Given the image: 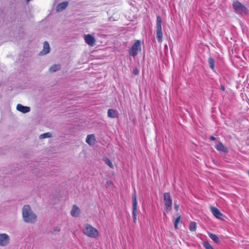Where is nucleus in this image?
Instances as JSON below:
<instances>
[{"label": "nucleus", "mask_w": 249, "mask_h": 249, "mask_svg": "<svg viewBox=\"0 0 249 249\" xmlns=\"http://www.w3.org/2000/svg\"><path fill=\"white\" fill-rule=\"evenodd\" d=\"M22 216L24 220L28 223H34L36 221V216L32 212L29 205H24L22 209Z\"/></svg>", "instance_id": "1"}, {"label": "nucleus", "mask_w": 249, "mask_h": 249, "mask_svg": "<svg viewBox=\"0 0 249 249\" xmlns=\"http://www.w3.org/2000/svg\"><path fill=\"white\" fill-rule=\"evenodd\" d=\"M83 233L89 237L97 238L99 236L98 230L89 224H86L82 230Z\"/></svg>", "instance_id": "2"}, {"label": "nucleus", "mask_w": 249, "mask_h": 249, "mask_svg": "<svg viewBox=\"0 0 249 249\" xmlns=\"http://www.w3.org/2000/svg\"><path fill=\"white\" fill-rule=\"evenodd\" d=\"M234 12L239 15H246L248 13V9L244 5L238 1H234L232 4Z\"/></svg>", "instance_id": "3"}, {"label": "nucleus", "mask_w": 249, "mask_h": 249, "mask_svg": "<svg viewBox=\"0 0 249 249\" xmlns=\"http://www.w3.org/2000/svg\"><path fill=\"white\" fill-rule=\"evenodd\" d=\"M141 42L140 40H137L128 50L129 54L134 58L141 52Z\"/></svg>", "instance_id": "4"}, {"label": "nucleus", "mask_w": 249, "mask_h": 249, "mask_svg": "<svg viewBox=\"0 0 249 249\" xmlns=\"http://www.w3.org/2000/svg\"><path fill=\"white\" fill-rule=\"evenodd\" d=\"M162 19L160 16H157L156 19V37L159 42L162 41V32L161 28Z\"/></svg>", "instance_id": "5"}, {"label": "nucleus", "mask_w": 249, "mask_h": 249, "mask_svg": "<svg viewBox=\"0 0 249 249\" xmlns=\"http://www.w3.org/2000/svg\"><path fill=\"white\" fill-rule=\"evenodd\" d=\"M163 199L165 204L164 210L168 213L171 210L172 205V201L170 194L169 193H165Z\"/></svg>", "instance_id": "6"}, {"label": "nucleus", "mask_w": 249, "mask_h": 249, "mask_svg": "<svg viewBox=\"0 0 249 249\" xmlns=\"http://www.w3.org/2000/svg\"><path fill=\"white\" fill-rule=\"evenodd\" d=\"M132 207H133V211H132V215L133 221L134 222H136L137 220V201L136 199V196L135 194L132 195Z\"/></svg>", "instance_id": "7"}, {"label": "nucleus", "mask_w": 249, "mask_h": 249, "mask_svg": "<svg viewBox=\"0 0 249 249\" xmlns=\"http://www.w3.org/2000/svg\"><path fill=\"white\" fill-rule=\"evenodd\" d=\"M9 237L6 233H0V246H6L9 242Z\"/></svg>", "instance_id": "8"}, {"label": "nucleus", "mask_w": 249, "mask_h": 249, "mask_svg": "<svg viewBox=\"0 0 249 249\" xmlns=\"http://www.w3.org/2000/svg\"><path fill=\"white\" fill-rule=\"evenodd\" d=\"M84 39L85 42L90 46H93L96 41L95 38L90 34L85 35Z\"/></svg>", "instance_id": "9"}, {"label": "nucleus", "mask_w": 249, "mask_h": 249, "mask_svg": "<svg viewBox=\"0 0 249 249\" xmlns=\"http://www.w3.org/2000/svg\"><path fill=\"white\" fill-rule=\"evenodd\" d=\"M214 147L217 151L223 152L224 153L228 152V148L225 146L220 142H218Z\"/></svg>", "instance_id": "10"}, {"label": "nucleus", "mask_w": 249, "mask_h": 249, "mask_svg": "<svg viewBox=\"0 0 249 249\" xmlns=\"http://www.w3.org/2000/svg\"><path fill=\"white\" fill-rule=\"evenodd\" d=\"M211 211L213 215L217 218H221L223 214L215 207H211Z\"/></svg>", "instance_id": "11"}, {"label": "nucleus", "mask_w": 249, "mask_h": 249, "mask_svg": "<svg viewBox=\"0 0 249 249\" xmlns=\"http://www.w3.org/2000/svg\"><path fill=\"white\" fill-rule=\"evenodd\" d=\"M17 109L22 113H25L30 111V108L29 107L23 106L21 104H18L17 106Z\"/></svg>", "instance_id": "12"}, {"label": "nucleus", "mask_w": 249, "mask_h": 249, "mask_svg": "<svg viewBox=\"0 0 249 249\" xmlns=\"http://www.w3.org/2000/svg\"><path fill=\"white\" fill-rule=\"evenodd\" d=\"M96 141L95 137L94 134L88 135L86 138V142L89 145H93Z\"/></svg>", "instance_id": "13"}, {"label": "nucleus", "mask_w": 249, "mask_h": 249, "mask_svg": "<svg viewBox=\"0 0 249 249\" xmlns=\"http://www.w3.org/2000/svg\"><path fill=\"white\" fill-rule=\"evenodd\" d=\"M69 4L68 1L62 2L59 3L56 7V10L57 11L60 12L66 9Z\"/></svg>", "instance_id": "14"}, {"label": "nucleus", "mask_w": 249, "mask_h": 249, "mask_svg": "<svg viewBox=\"0 0 249 249\" xmlns=\"http://www.w3.org/2000/svg\"><path fill=\"white\" fill-rule=\"evenodd\" d=\"M50 52V46L48 42L45 41L44 43L43 49L41 52V53L43 55H45L49 53Z\"/></svg>", "instance_id": "15"}, {"label": "nucleus", "mask_w": 249, "mask_h": 249, "mask_svg": "<svg viewBox=\"0 0 249 249\" xmlns=\"http://www.w3.org/2000/svg\"><path fill=\"white\" fill-rule=\"evenodd\" d=\"M107 115L109 118H116L118 117V111L113 109H109L107 111Z\"/></svg>", "instance_id": "16"}, {"label": "nucleus", "mask_w": 249, "mask_h": 249, "mask_svg": "<svg viewBox=\"0 0 249 249\" xmlns=\"http://www.w3.org/2000/svg\"><path fill=\"white\" fill-rule=\"evenodd\" d=\"M79 213L80 209L76 205H74L71 211V215L72 216L76 217L78 215Z\"/></svg>", "instance_id": "17"}, {"label": "nucleus", "mask_w": 249, "mask_h": 249, "mask_svg": "<svg viewBox=\"0 0 249 249\" xmlns=\"http://www.w3.org/2000/svg\"><path fill=\"white\" fill-rule=\"evenodd\" d=\"M209 237H210V238L213 240L214 242H215V243H218L219 241V238L218 237V236L214 234H213V233H209Z\"/></svg>", "instance_id": "18"}, {"label": "nucleus", "mask_w": 249, "mask_h": 249, "mask_svg": "<svg viewBox=\"0 0 249 249\" xmlns=\"http://www.w3.org/2000/svg\"><path fill=\"white\" fill-rule=\"evenodd\" d=\"M209 64L211 69L213 70H214V61L213 58L210 57L209 58Z\"/></svg>", "instance_id": "19"}, {"label": "nucleus", "mask_w": 249, "mask_h": 249, "mask_svg": "<svg viewBox=\"0 0 249 249\" xmlns=\"http://www.w3.org/2000/svg\"><path fill=\"white\" fill-rule=\"evenodd\" d=\"M60 69L59 65H54L50 68V71L51 72H55Z\"/></svg>", "instance_id": "20"}, {"label": "nucleus", "mask_w": 249, "mask_h": 249, "mask_svg": "<svg viewBox=\"0 0 249 249\" xmlns=\"http://www.w3.org/2000/svg\"><path fill=\"white\" fill-rule=\"evenodd\" d=\"M196 224L195 222H192L191 223L189 227V229L191 231H194L196 230Z\"/></svg>", "instance_id": "21"}, {"label": "nucleus", "mask_w": 249, "mask_h": 249, "mask_svg": "<svg viewBox=\"0 0 249 249\" xmlns=\"http://www.w3.org/2000/svg\"><path fill=\"white\" fill-rule=\"evenodd\" d=\"M104 161L105 163L108 165L111 168H113V165L111 161L109 160V159L106 157L104 158Z\"/></svg>", "instance_id": "22"}, {"label": "nucleus", "mask_w": 249, "mask_h": 249, "mask_svg": "<svg viewBox=\"0 0 249 249\" xmlns=\"http://www.w3.org/2000/svg\"><path fill=\"white\" fill-rule=\"evenodd\" d=\"M52 136L50 132L45 133L44 134H41L39 136L40 139H44L46 138H50Z\"/></svg>", "instance_id": "23"}, {"label": "nucleus", "mask_w": 249, "mask_h": 249, "mask_svg": "<svg viewBox=\"0 0 249 249\" xmlns=\"http://www.w3.org/2000/svg\"><path fill=\"white\" fill-rule=\"evenodd\" d=\"M203 245L206 249H213L211 245L207 241L203 242Z\"/></svg>", "instance_id": "24"}, {"label": "nucleus", "mask_w": 249, "mask_h": 249, "mask_svg": "<svg viewBox=\"0 0 249 249\" xmlns=\"http://www.w3.org/2000/svg\"><path fill=\"white\" fill-rule=\"evenodd\" d=\"M180 219H181V216L179 215L175 220V222H174V226H175V228L176 229L178 228V224L180 222Z\"/></svg>", "instance_id": "25"}, {"label": "nucleus", "mask_w": 249, "mask_h": 249, "mask_svg": "<svg viewBox=\"0 0 249 249\" xmlns=\"http://www.w3.org/2000/svg\"><path fill=\"white\" fill-rule=\"evenodd\" d=\"M139 73V71L136 68H133V73L134 74V75H138Z\"/></svg>", "instance_id": "26"}, {"label": "nucleus", "mask_w": 249, "mask_h": 249, "mask_svg": "<svg viewBox=\"0 0 249 249\" xmlns=\"http://www.w3.org/2000/svg\"><path fill=\"white\" fill-rule=\"evenodd\" d=\"M215 138L213 136H211L210 137V140H212V141H214L215 140Z\"/></svg>", "instance_id": "27"}, {"label": "nucleus", "mask_w": 249, "mask_h": 249, "mask_svg": "<svg viewBox=\"0 0 249 249\" xmlns=\"http://www.w3.org/2000/svg\"><path fill=\"white\" fill-rule=\"evenodd\" d=\"M221 89L223 91L225 90V87L224 86H221Z\"/></svg>", "instance_id": "28"}, {"label": "nucleus", "mask_w": 249, "mask_h": 249, "mask_svg": "<svg viewBox=\"0 0 249 249\" xmlns=\"http://www.w3.org/2000/svg\"><path fill=\"white\" fill-rule=\"evenodd\" d=\"M178 206L177 205H175V209H176V210H178Z\"/></svg>", "instance_id": "29"}, {"label": "nucleus", "mask_w": 249, "mask_h": 249, "mask_svg": "<svg viewBox=\"0 0 249 249\" xmlns=\"http://www.w3.org/2000/svg\"><path fill=\"white\" fill-rule=\"evenodd\" d=\"M55 231H59V229H56L55 230Z\"/></svg>", "instance_id": "30"}]
</instances>
